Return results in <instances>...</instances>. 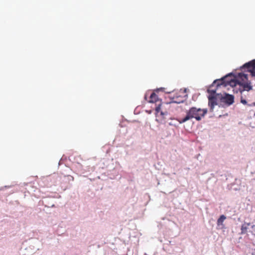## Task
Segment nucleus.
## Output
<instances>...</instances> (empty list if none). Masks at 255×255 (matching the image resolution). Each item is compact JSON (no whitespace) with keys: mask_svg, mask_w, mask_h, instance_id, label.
I'll return each mask as SVG.
<instances>
[{"mask_svg":"<svg viewBox=\"0 0 255 255\" xmlns=\"http://www.w3.org/2000/svg\"><path fill=\"white\" fill-rule=\"evenodd\" d=\"M238 77L240 80H236L232 78V74H229L221 79L215 80L212 84V86L215 84L217 85V87L221 85H224V86L230 85L231 87H236L239 85L240 91L242 95H243L244 91H249L253 89L251 83L248 81L247 74L240 73L238 74Z\"/></svg>","mask_w":255,"mask_h":255,"instance_id":"nucleus-1","label":"nucleus"},{"mask_svg":"<svg viewBox=\"0 0 255 255\" xmlns=\"http://www.w3.org/2000/svg\"><path fill=\"white\" fill-rule=\"evenodd\" d=\"M207 113L206 109L196 108L192 107L186 112V115L183 118H179L177 121L180 124L184 123L187 121L190 120L193 118L197 121H200L201 119L204 117Z\"/></svg>","mask_w":255,"mask_h":255,"instance_id":"nucleus-2","label":"nucleus"},{"mask_svg":"<svg viewBox=\"0 0 255 255\" xmlns=\"http://www.w3.org/2000/svg\"><path fill=\"white\" fill-rule=\"evenodd\" d=\"M241 68L242 71L247 70L246 71L250 72L252 76H255V59L245 63Z\"/></svg>","mask_w":255,"mask_h":255,"instance_id":"nucleus-3","label":"nucleus"},{"mask_svg":"<svg viewBox=\"0 0 255 255\" xmlns=\"http://www.w3.org/2000/svg\"><path fill=\"white\" fill-rule=\"evenodd\" d=\"M218 96L222 102L225 103L228 105H232L234 102V97L233 95L225 93L223 95L218 94Z\"/></svg>","mask_w":255,"mask_h":255,"instance_id":"nucleus-4","label":"nucleus"},{"mask_svg":"<svg viewBox=\"0 0 255 255\" xmlns=\"http://www.w3.org/2000/svg\"><path fill=\"white\" fill-rule=\"evenodd\" d=\"M218 98H219L218 94H216V96L209 95L208 97V105L210 107V109L212 111L213 110L215 106L217 105L216 100Z\"/></svg>","mask_w":255,"mask_h":255,"instance_id":"nucleus-5","label":"nucleus"},{"mask_svg":"<svg viewBox=\"0 0 255 255\" xmlns=\"http://www.w3.org/2000/svg\"><path fill=\"white\" fill-rule=\"evenodd\" d=\"M158 101V98L157 95L155 93L152 92L150 95L148 102L150 103H156Z\"/></svg>","mask_w":255,"mask_h":255,"instance_id":"nucleus-6","label":"nucleus"},{"mask_svg":"<svg viewBox=\"0 0 255 255\" xmlns=\"http://www.w3.org/2000/svg\"><path fill=\"white\" fill-rule=\"evenodd\" d=\"M226 219V217L222 215H221L220 218L217 220V225L218 226H221L223 225V223L224 222V220Z\"/></svg>","mask_w":255,"mask_h":255,"instance_id":"nucleus-7","label":"nucleus"},{"mask_svg":"<svg viewBox=\"0 0 255 255\" xmlns=\"http://www.w3.org/2000/svg\"><path fill=\"white\" fill-rule=\"evenodd\" d=\"M250 224H244L241 227V232L242 234H245L247 232L248 226Z\"/></svg>","mask_w":255,"mask_h":255,"instance_id":"nucleus-8","label":"nucleus"},{"mask_svg":"<svg viewBox=\"0 0 255 255\" xmlns=\"http://www.w3.org/2000/svg\"><path fill=\"white\" fill-rule=\"evenodd\" d=\"M59 177L58 175H55L52 176L50 178V181L51 182H53L54 185L57 183V181L58 180Z\"/></svg>","mask_w":255,"mask_h":255,"instance_id":"nucleus-9","label":"nucleus"},{"mask_svg":"<svg viewBox=\"0 0 255 255\" xmlns=\"http://www.w3.org/2000/svg\"><path fill=\"white\" fill-rule=\"evenodd\" d=\"M161 110V104H159L155 108V111L156 113V114H157L158 113L160 112V114L161 115H163V113L162 112H160Z\"/></svg>","mask_w":255,"mask_h":255,"instance_id":"nucleus-10","label":"nucleus"},{"mask_svg":"<svg viewBox=\"0 0 255 255\" xmlns=\"http://www.w3.org/2000/svg\"><path fill=\"white\" fill-rule=\"evenodd\" d=\"M208 92L211 94L210 95H212V96H216V95H215V93H216L215 90L208 89Z\"/></svg>","mask_w":255,"mask_h":255,"instance_id":"nucleus-11","label":"nucleus"},{"mask_svg":"<svg viewBox=\"0 0 255 255\" xmlns=\"http://www.w3.org/2000/svg\"><path fill=\"white\" fill-rule=\"evenodd\" d=\"M241 102L244 105H247V102L245 98H244L243 95H242L241 97Z\"/></svg>","mask_w":255,"mask_h":255,"instance_id":"nucleus-12","label":"nucleus"},{"mask_svg":"<svg viewBox=\"0 0 255 255\" xmlns=\"http://www.w3.org/2000/svg\"><path fill=\"white\" fill-rule=\"evenodd\" d=\"M248 106L250 107L255 106V102L253 103L252 104H249Z\"/></svg>","mask_w":255,"mask_h":255,"instance_id":"nucleus-13","label":"nucleus"},{"mask_svg":"<svg viewBox=\"0 0 255 255\" xmlns=\"http://www.w3.org/2000/svg\"><path fill=\"white\" fill-rule=\"evenodd\" d=\"M183 100H182L181 101H175V102L180 103V102H183Z\"/></svg>","mask_w":255,"mask_h":255,"instance_id":"nucleus-14","label":"nucleus"},{"mask_svg":"<svg viewBox=\"0 0 255 255\" xmlns=\"http://www.w3.org/2000/svg\"><path fill=\"white\" fill-rule=\"evenodd\" d=\"M254 227H255V225H254V226H252V228H254Z\"/></svg>","mask_w":255,"mask_h":255,"instance_id":"nucleus-15","label":"nucleus"}]
</instances>
